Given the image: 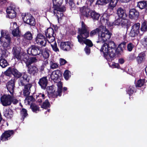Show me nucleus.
Segmentation results:
<instances>
[{
	"mask_svg": "<svg viewBox=\"0 0 147 147\" xmlns=\"http://www.w3.org/2000/svg\"><path fill=\"white\" fill-rule=\"evenodd\" d=\"M23 60L27 65H29L33 63L36 62L37 60L35 58H29L27 56L25 57Z\"/></svg>",
	"mask_w": 147,
	"mask_h": 147,
	"instance_id": "24",
	"label": "nucleus"
},
{
	"mask_svg": "<svg viewBox=\"0 0 147 147\" xmlns=\"http://www.w3.org/2000/svg\"><path fill=\"white\" fill-rule=\"evenodd\" d=\"M54 33L53 29L49 28H48L45 32V34L46 37L53 36Z\"/></svg>",
	"mask_w": 147,
	"mask_h": 147,
	"instance_id": "31",
	"label": "nucleus"
},
{
	"mask_svg": "<svg viewBox=\"0 0 147 147\" xmlns=\"http://www.w3.org/2000/svg\"><path fill=\"white\" fill-rule=\"evenodd\" d=\"M50 104L48 100L47 99L43 103L41 107L44 109H46L49 107L50 106Z\"/></svg>",
	"mask_w": 147,
	"mask_h": 147,
	"instance_id": "41",
	"label": "nucleus"
},
{
	"mask_svg": "<svg viewBox=\"0 0 147 147\" xmlns=\"http://www.w3.org/2000/svg\"><path fill=\"white\" fill-rule=\"evenodd\" d=\"M44 64L45 65H46L48 63V61L47 59L45 58V60L44 61Z\"/></svg>",
	"mask_w": 147,
	"mask_h": 147,
	"instance_id": "61",
	"label": "nucleus"
},
{
	"mask_svg": "<svg viewBox=\"0 0 147 147\" xmlns=\"http://www.w3.org/2000/svg\"><path fill=\"white\" fill-rule=\"evenodd\" d=\"M109 16L106 13H104L103 15L101 17L100 20L102 22H104L105 24H107L109 26H112L114 25H120V22H121V18H118L113 23H111L109 20Z\"/></svg>",
	"mask_w": 147,
	"mask_h": 147,
	"instance_id": "7",
	"label": "nucleus"
},
{
	"mask_svg": "<svg viewBox=\"0 0 147 147\" xmlns=\"http://www.w3.org/2000/svg\"><path fill=\"white\" fill-rule=\"evenodd\" d=\"M145 72L147 76V66L145 68Z\"/></svg>",
	"mask_w": 147,
	"mask_h": 147,
	"instance_id": "62",
	"label": "nucleus"
},
{
	"mask_svg": "<svg viewBox=\"0 0 147 147\" xmlns=\"http://www.w3.org/2000/svg\"><path fill=\"white\" fill-rule=\"evenodd\" d=\"M30 107L34 112L36 113L37 111H39V108L35 104H32Z\"/></svg>",
	"mask_w": 147,
	"mask_h": 147,
	"instance_id": "43",
	"label": "nucleus"
},
{
	"mask_svg": "<svg viewBox=\"0 0 147 147\" xmlns=\"http://www.w3.org/2000/svg\"><path fill=\"white\" fill-rule=\"evenodd\" d=\"M50 53V51L47 48H45L42 53V55L45 58L47 59L49 56Z\"/></svg>",
	"mask_w": 147,
	"mask_h": 147,
	"instance_id": "34",
	"label": "nucleus"
},
{
	"mask_svg": "<svg viewBox=\"0 0 147 147\" xmlns=\"http://www.w3.org/2000/svg\"><path fill=\"white\" fill-rule=\"evenodd\" d=\"M36 97L37 99V101L39 102H42V100L45 98V95L42 93H39L36 95Z\"/></svg>",
	"mask_w": 147,
	"mask_h": 147,
	"instance_id": "35",
	"label": "nucleus"
},
{
	"mask_svg": "<svg viewBox=\"0 0 147 147\" xmlns=\"http://www.w3.org/2000/svg\"><path fill=\"white\" fill-rule=\"evenodd\" d=\"M63 0H53V8L54 13L58 18H60L63 16L62 12L65 11V9L64 6H61Z\"/></svg>",
	"mask_w": 147,
	"mask_h": 147,
	"instance_id": "4",
	"label": "nucleus"
},
{
	"mask_svg": "<svg viewBox=\"0 0 147 147\" xmlns=\"http://www.w3.org/2000/svg\"><path fill=\"white\" fill-rule=\"evenodd\" d=\"M11 96L9 95H4L1 98V101L4 106L10 105L11 103Z\"/></svg>",
	"mask_w": 147,
	"mask_h": 147,
	"instance_id": "13",
	"label": "nucleus"
},
{
	"mask_svg": "<svg viewBox=\"0 0 147 147\" xmlns=\"http://www.w3.org/2000/svg\"><path fill=\"white\" fill-rule=\"evenodd\" d=\"M130 0H119V1L123 3H127L129 2Z\"/></svg>",
	"mask_w": 147,
	"mask_h": 147,
	"instance_id": "60",
	"label": "nucleus"
},
{
	"mask_svg": "<svg viewBox=\"0 0 147 147\" xmlns=\"http://www.w3.org/2000/svg\"><path fill=\"white\" fill-rule=\"evenodd\" d=\"M13 95V94L11 96V102H12L14 104H16L18 102V100L15 98Z\"/></svg>",
	"mask_w": 147,
	"mask_h": 147,
	"instance_id": "51",
	"label": "nucleus"
},
{
	"mask_svg": "<svg viewBox=\"0 0 147 147\" xmlns=\"http://www.w3.org/2000/svg\"><path fill=\"white\" fill-rule=\"evenodd\" d=\"M125 62L124 60L122 58H120L119 60V62L121 64H123Z\"/></svg>",
	"mask_w": 147,
	"mask_h": 147,
	"instance_id": "58",
	"label": "nucleus"
},
{
	"mask_svg": "<svg viewBox=\"0 0 147 147\" xmlns=\"http://www.w3.org/2000/svg\"><path fill=\"white\" fill-rule=\"evenodd\" d=\"M32 86L31 84H26L24 86L23 92V95L24 96H27L29 95Z\"/></svg>",
	"mask_w": 147,
	"mask_h": 147,
	"instance_id": "25",
	"label": "nucleus"
},
{
	"mask_svg": "<svg viewBox=\"0 0 147 147\" xmlns=\"http://www.w3.org/2000/svg\"><path fill=\"white\" fill-rule=\"evenodd\" d=\"M67 90V88L66 87H64L63 88V90L64 91H66Z\"/></svg>",
	"mask_w": 147,
	"mask_h": 147,
	"instance_id": "63",
	"label": "nucleus"
},
{
	"mask_svg": "<svg viewBox=\"0 0 147 147\" xmlns=\"http://www.w3.org/2000/svg\"><path fill=\"white\" fill-rule=\"evenodd\" d=\"M51 46L53 50L55 52H59V50L58 48L56 42H54V43L51 44Z\"/></svg>",
	"mask_w": 147,
	"mask_h": 147,
	"instance_id": "40",
	"label": "nucleus"
},
{
	"mask_svg": "<svg viewBox=\"0 0 147 147\" xmlns=\"http://www.w3.org/2000/svg\"><path fill=\"white\" fill-rule=\"evenodd\" d=\"M12 51L13 56L17 59H20L21 56L20 55V47H15L13 48Z\"/></svg>",
	"mask_w": 147,
	"mask_h": 147,
	"instance_id": "19",
	"label": "nucleus"
},
{
	"mask_svg": "<svg viewBox=\"0 0 147 147\" xmlns=\"http://www.w3.org/2000/svg\"><path fill=\"white\" fill-rule=\"evenodd\" d=\"M35 42L42 47H45L47 44V39L45 36L41 33L38 34L36 37Z\"/></svg>",
	"mask_w": 147,
	"mask_h": 147,
	"instance_id": "9",
	"label": "nucleus"
},
{
	"mask_svg": "<svg viewBox=\"0 0 147 147\" xmlns=\"http://www.w3.org/2000/svg\"><path fill=\"white\" fill-rule=\"evenodd\" d=\"M140 24L137 23L134 24L131 27L130 35L132 37L137 36L139 32Z\"/></svg>",
	"mask_w": 147,
	"mask_h": 147,
	"instance_id": "12",
	"label": "nucleus"
},
{
	"mask_svg": "<svg viewBox=\"0 0 147 147\" xmlns=\"http://www.w3.org/2000/svg\"><path fill=\"white\" fill-rule=\"evenodd\" d=\"M126 43L125 42H123L119 44L118 47V50L120 51H123L125 48Z\"/></svg>",
	"mask_w": 147,
	"mask_h": 147,
	"instance_id": "37",
	"label": "nucleus"
},
{
	"mask_svg": "<svg viewBox=\"0 0 147 147\" xmlns=\"http://www.w3.org/2000/svg\"><path fill=\"white\" fill-rule=\"evenodd\" d=\"M139 15V12L135 9H132L130 10L129 12V17L131 19L138 18Z\"/></svg>",
	"mask_w": 147,
	"mask_h": 147,
	"instance_id": "23",
	"label": "nucleus"
},
{
	"mask_svg": "<svg viewBox=\"0 0 147 147\" xmlns=\"http://www.w3.org/2000/svg\"><path fill=\"white\" fill-rule=\"evenodd\" d=\"M13 75L16 77L19 78L22 76L21 74L16 69H14L13 71Z\"/></svg>",
	"mask_w": 147,
	"mask_h": 147,
	"instance_id": "38",
	"label": "nucleus"
},
{
	"mask_svg": "<svg viewBox=\"0 0 147 147\" xmlns=\"http://www.w3.org/2000/svg\"><path fill=\"white\" fill-rule=\"evenodd\" d=\"M60 63L61 65H63L65 64L66 62V61L64 59H60Z\"/></svg>",
	"mask_w": 147,
	"mask_h": 147,
	"instance_id": "57",
	"label": "nucleus"
},
{
	"mask_svg": "<svg viewBox=\"0 0 147 147\" xmlns=\"http://www.w3.org/2000/svg\"><path fill=\"white\" fill-rule=\"evenodd\" d=\"M121 18V22H120V25L121 26H125L126 25L127 20L125 18Z\"/></svg>",
	"mask_w": 147,
	"mask_h": 147,
	"instance_id": "49",
	"label": "nucleus"
},
{
	"mask_svg": "<svg viewBox=\"0 0 147 147\" xmlns=\"http://www.w3.org/2000/svg\"><path fill=\"white\" fill-rule=\"evenodd\" d=\"M71 11L74 10L76 9V6L74 3H72L69 5Z\"/></svg>",
	"mask_w": 147,
	"mask_h": 147,
	"instance_id": "56",
	"label": "nucleus"
},
{
	"mask_svg": "<svg viewBox=\"0 0 147 147\" xmlns=\"http://www.w3.org/2000/svg\"><path fill=\"white\" fill-rule=\"evenodd\" d=\"M58 87L57 90L56 92L55 91L53 93V96L54 97H56L57 96H60L61 95L62 90V84L61 82H59L57 84Z\"/></svg>",
	"mask_w": 147,
	"mask_h": 147,
	"instance_id": "18",
	"label": "nucleus"
},
{
	"mask_svg": "<svg viewBox=\"0 0 147 147\" xmlns=\"http://www.w3.org/2000/svg\"><path fill=\"white\" fill-rule=\"evenodd\" d=\"M144 83V80H138L137 82L136 86L140 87L143 86Z\"/></svg>",
	"mask_w": 147,
	"mask_h": 147,
	"instance_id": "46",
	"label": "nucleus"
},
{
	"mask_svg": "<svg viewBox=\"0 0 147 147\" xmlns=\"http://www.w3.org/2000/svg\"><path fill=\"white\" fill-rule=\"evenodd\" d=\"M8 65L6 60L3 58V57L2 55L0 59V65L3 68H4L7 66Z\"/></svg>",
	"mask_w": 147,
	"mask_h": 147,
	"instance_id": "30",
	"label": "nucleus"
},
{
	"mask_svg": "<svg viewBox=\"0 0 147 147\" xmlns=\"http://www.w3.org/2000/svg\"><path fill=\"white\" fill-rule=\"evenodd\" d=\"M3 114L4 116L8 119H10L13 116V113L12 110L9 108H4Z\"/></svg>",
	"mask_w": 147,
	"mask_h": 147,
	"instance_id": "15",
	"label": "nucleus"
},
{
	"mask_svg": "<svg viewBox=\"0 0 147 147\" xmlns=\"http://www.w3.org/2000/svg\"><path fill=\"white\" fill-rule=\"evenodd\" d=\"M59 71H53L50 75L49 78L54 82L57 80L59 78Z\"/></svg>",
	"mask_w": 147,
	"mask_h": 147,
	"instance_id": "27",
	"label": "nucleus"
},
{
	"mask_svg": "<svg viewBox=\"0 0 147 147\" xmlns=\"http://www.w3.org/2000/svg\"><path fill=\"white\" fill-rule=\"evenodd\" d=\"M14 68H9L7 70H6L5 72V74L6 75L10 76L12 74H13V71Z\"/></svg>",
	"mask_w": 147,
	"mask_h": 147,
	"instance_id": "47",
	"label": "nucleus"
},
{
	"mask_svg": "<svg viewBox=\"0 0 147 147\" xmlns=\"http://www.w3.org/2000/svg\"><path fill=\"white\" fill-rule=\"evenodd\" d=\"M46 37L47 40L48 42L51 44V43H54V42H56L55 40V37L53 35L47 36Z\"/></svg>",
	"mask_w": 147,
	"mask_h": 147,
	"instance_id": "36",
	"label": "nucleus"
},
{
	"mask_svg": "<svg viewBox=\"0 0 147 147\" xmlns=\"http://www.w3.org/2000/svg\"><path fill=\"white\" fill-rule=\"evenodd\" d=\"M7 89L10 93L13 95L15 88V82L13 79L7 82L6 85Z\"/></svg>",
	"mask_w": 147,
	"mask_h": 147,
	"instance_id": "16",
	"label": "nucleus"
},
{
	"mask_svg": "<svg viewBox=\"0 0 147 147\" xmlns=\"http://www.w3.org/2000/svg\"><path fill=\"white\" fill-rule=\"evenodd\" d=\"M6 0H0V3L2 5L6 3Z\"/></svg>",
	"mask_w": 147,
	"mask_h": 147,
	"instance_id": "59",
	"label": "nucleus"
},
{
	"mask_svg": "<svg viewBox=\"0 0 147 147\" xmlns=\"http://www.w3.org/2000/svg\"><path fill=\"white\" fill-rule=\"evenodd\" d=\"M134 91V87L133 86H130L127 90V93L129 95H130L133 93Z\"/></svg>",
	"mask_w": 147,
	"mask_h": 147,
	"instance_id": "44",
	"label": "nucleus"
},
{
	"mask_svg": "<svg viewBox=\"0 0 147 147\" xmlns=\"http://www.w3.org/2000/svg\"><path fill=\"white\" fill-rule=\"evenodd\" d=\"M21 115L23 119L27 117L28 115L27 110L25 109H22L21 111Z\"/></svg>",
	"mask_w": 147,
	"mask_h": 147,
	"instance_id": "42",
	"label": "nucleus"
},
{
	"mask_svg": "<svg viewBox=\"0 0 147 147\" xmlns=\"http://www.w3.org/2000/svg\"><path fill=\"white\" fill-rule=\"evenodd\" d=\"M98 33V39L97 43L104 42L109 39L111 37V34L106 28V27L101 26L99 28L92 31L90 33L91 36H92L96 33Z\"/></svg>",
	"mask_w": 147,
	"mask_h": 147,
	"instance_id": "1",
	"label": "nucleus"
},
{
	"mask_svg": "<svg viewBox=\"0 0 147 147\" xmlns=\"http://www.w3.org/2000/svg\"><path fill=\"white\" fill-rule=\"evenodd\" d=\"M13 134V130H9L5 131L2 135L1 140L5 141L8 140L11 135Z\"/></svg>",
	"mask_w": 147,
	"mask_h": 147,
	"instance_id": "17",
	"label": "nucleus"
},
{
	"mask_svg": "<svg viewBox=\"0 0 147 147\" xmlns=\"http://www.w3.org/2000/svg\"><path fill=\"white\" fill-rule=\"evenodd\" d=\"M118 0H111L109 5L108 9L113 10L117 5Z\"/></svg>",
	"mask_w": 147,
	"mask_h": 147,
	"instance_id": "33",
	"label": "nucleus"
},
{
	"mask_svg": "<svg viewBox=\"0 0 147 147\" xmlns=\"http://www.w3.org/2000/svg\"><path fill=\"white\" fill-rule=\"evenodd\" d=\"M110 0H97V4L99 5H102V2L105 3H107L109 2Z\"/></svg>",
	"mask_w": 147,
	"mask_h": 147,
	"instance_id": "50",
	"label": "nucleus"
},
{
	"mask_svg": "<svg viewBox=\"0 0 147 147\" xmlns=\"http://www.w3.org/2000/svg\"><path fill=\"white\" fill-rule=\"evenodd\" d=\"M27 51L28 54L34 56L39 55L42 53L41 49L38 46L29 48Z\"/></svg>",
	"mask_w": 147,
	"mask_h": 147,
	"instance_id": "10",
	"label": "nucleus"
},
{
	"mask_svg": "<svg viewBox=\"0 0 147 147\" xmlns=\"http://www.w3.org/2000/svg\"><path fill=\"white\" fill-rule=\"evenodd\" d=\"M80 11L82 15L85 16L86 17H88L90 16L94 20H97L100 17L99 14L94 11L90 12V9L85 7H83L81 8Z\"/></svg>",
	"mask_w": 147,
	"mask_h": 147,
	"instance_id": "6",
	"label": "nucleus"
},
{
	"mask_svg": "<svg viewBox=\"0 0 147 147\" xmlns=\"http://www.w3.org/2000/svg\"><path fill=\"white\" fill-rule=\"evenodd\" d=\"M38 71V69L35 66L30 65L28 67V72L30 74L35 75Z\"/></svg>",
	"mask_w": 147,
	"mask_h": 147,
	"instance_id": "29",
	"label": "nucleus"
},
{
	"mask_svg": "<svg viewBox=\"0 0 147 147\" xmlns=\"http://www.w3.org/2000/svg\"><path fill=\"white\" fill-rule=\"evenodd\" d=\"M13 28H16L14 29L12 31V34L14 36H18L20 33V31L19 30V28L17 26V25L16 23L14 22L13 23Z\"/></svg>",
	"mask_w": 147,
	"mask_h": 147,
	"instance_id": "28",
	"label": "nucleus"
},
{
	"mask_svg": "<svg viewBox=\"0 0 147 147\" xmlns=\"http://www.w3.org/2000/svg\"><path fill=\"white\" fill-rule=\"evenodd\" d=\"M15 6L11 5L8 7L6 9V12L7 14V17L10 18H13L16 17V13L15 12Z\"/></svg>",
	"mask_w": 147,
	"mask_h": 147,
	"instance_id": "11",
	"label": "nucleus"
},
{
	"mask_svg": "<svg viewBox=\"0 0 147 147\" xmlns=\"http://www.w3.org/2000/svg\"><path fill=\"white\" fill-rule=\"evenodd\" d=\"M73 45L69 41L61 42L60 44V48L64 51H68L71 49Z\"/></svg>",
	"mask_w": 147,
	"mask_h": 147,
	"instance_id": "14",
	"label": "nucleus"
},
{
	"mask_svg": "<svg viewBox=\"0 0 147 147\" xmlns=\"http://www.w3.org/2000/svg\"><path fill=\"white\" fill-rule=\"evenodd\" d=\"M58 65L56 63L51 62L50 63V67L52 69H55L58 67Z\"/></svg>",
	"mask_w": 147,
	"mask_h": 147,
	"instance_id": "52",
	"label": "nucleus"
},
{
	"mask_svg": "<svg viewBox=\"0 0 147 147\" xmlns=\"http://www.w3.org/2000/svg\"><path fill=\"white\" fill-rule=\"evenodd\" d=\"M24 38L27 39L31 40L32 38V36L30 32H26L24 35Z\"/></svg>",
	"mask_w": 147,
	"mask_h": 147,
	"instance_id": "39",
	"label": "nucleus"
},
{
	"mask_svg": "<svg viewBox=\"0 0 147 147\" xmlns=\"http://www.w3.org/2000/svg\"><path fill=\"white\" fill-rule=\"evenodd\" d=\"M1 36L0 41L4 47L7 48L9 46L11 42V38L7 31L1 30Z\"/></svg>",
	"mask_w": 147,
	"mask_h": 147,
	"instance_id": "5",
	"label": "nucleus"
},
{
	"mask_svg": "<svg viewBox=\"0 0 147 147\" xmlns=\"http://www.w3.org/2000/svg\"><path fill=\"white\" fill-rule=\"evenodd\" d=\"M28 76L26 74H24L22 77L19 80L18 84L20 86H24L26 82L28 81Z\"/></svg>",
	"mask_w": 147,
	"mask_h": 147,
	"instance_id": "26",
	"label": "nucleus"
},
{
	"mask_svg": "<svg viewBox=\"0 0 147 147\" xmlns=\"http://www.w3.org/2000/svg\"><path fill=\"white\" fill-rule=\"evenodd\" d=\"M146 59V54L144 52L139 53L136 57V59L138 64H141L144 62Z\"/></svg>",
	"mask_w": 147,
	"mask_h": 147,
	"instance_id": "22",
	"label": "nucleus"
},
{
	"mask_svg": "<svg viewBox=\"0 0 147 147\" xmlns=\"http://www.w3.org/2000/svg\"><path fill=\"white\" fill-rule=\"evenodd\" d=\"M84 50L87 55H89L90 53V48L89 47L86 46L84 49Z\"/></svg>",
	"mask_w": 147,
	"mask_h": 147,
	"instance_id": "54",
	"label": "nucleus"
},
{
	"mask_svg": "<svg viewBox=\"0 0 147 147\" xmlns=\"http://www.w3.org/2000/svg\"><path fill=\"white\" fill-rule=\"evenodd\" d=\"M141 30L142 31H147V26L145 22H144L142 24Z\"/></svg>",
	"mask_w": 147,
	"mask_h": 147,
	"instance_id": "48",
	"label": "nucleus"
},
{
	"mask_svg": "<svg viewBox=\"0 0 147 147\" xmlns=\"http://www.w3.org/2000/svg\"><path fill=\"white\" fill-rule=\"evenodd\" d=\"M47 83L48 80L46 77H44L40 79L38 82L41 88L44 89L46 88Z\"/></svg>",
	"mask_w": 147,
	"mask_h": 147,
	"instance_id": "21",
	"label": "nucleus"
},
{
	"mask_svg": "<svg viewBox=\"0 0 147 147\" xmlns=\"http://www.w3.org/2000/svg\"><path fill=\"white\" fill-rule=\"evenodd\" d=\"M64 77L66 80L68 79L70 77V73L68 70H66L64 73Z\"/></svg>",
	"mask_w": 147,
	"mask_h": 147,
	"instance_id": "45",
	"label": "nucleus"
},
{
	"mask_svg": "<svg viewBox=\"0 0 147 147\" xmlns=\"http://www.w3.org/2000/svg\"><path fill=\"white\" fill-rule=\"evenodd\" d=\"M22 18L25 23L29 24L31 26H34L35 24L34 18L29 13L22 14Z\"/></svg>",
	"mask_w": 147,
	"mask_h": 147,
	"instance_id": "8",
	"label": "nucleus"
},
{
	"mask_svg": "<svg viewBox=\"0 0 147 147\" xmlns=\"http://www.w3.org/2000/svg\"><path fill=\"white\" fill-rule=\"evenodd\" d=\"M116 51V46L113 41H110L108 44L105 43L100 49V51L103 53L104 57L107 59L108 57L111 58L115 57Z\"/></svg>",
	"mask_w": 147,
	"mask_h": 147,
	"instance_id": "3",
	"label": "nucleus"
},
{
	"mask_svg": "<svg viewBox=\"0 0 147 147\" xmlns=\"http://www.w3.org/2000/svg\"><path fill=\"white\" fill-rule=\"evenodd\" d=\"M117 13L119 18H125L127 15L125 10L121 7L118 8L117 9Z\"/></svg>",
	"mask_w": 147,
	"mask_h": 147,
	"instance_id": "20",
	"label": "nucleus"
},
{
	"mask_svg": "<svg viewBox=\"0 0 147 147\" xmlns=\"http://www.w3.org/2000/svg\"><path fill=\"white\" fill-rule=\"evenodd\" d=\"M145 42H146L147 43V38L145 39Z\"/></svg>",
	"mask_w": 147,
	"mask_h": 147,
	"instance_id": "64",
	"label": "nucleus"
},
{
	"mask_svg": "<svg viewBox=\"0 0 147 147\" xmlns=\"http://www.w3.org/2000/svg\"><path fill=\"white\" fill-rule=\"evenodd\" d=\"M81 28H78L80 34L77 36L78 41L81 44L84 43L89 47H92L93 44L92 42L89 40L86 39L89 36L88 27L83 21L81 22Z\"/></svg>",
	"mask_w": 147,
	"mask_h": 147,
	"instance_id": "2",
	"label": "nucleus"
},
{
	"mask_svg": "<svg viewBox=\"0 0 147 147\" xmlns=\"http://www.w3.org/2000/svg\"><path fill=\"white\" fill-rule=\"evenodd\" d=\"M137 6L141 9L146 8L147 6L146 1H142L138 2Z\"/></svg>",
	"mask_w": 147,
	"mask_h": 147,
	"instance_id": "32",
	"label": "nucleus"
},
{
	"mask_svg": "<svg viewBox=\"0 0 147 147\" xmlns=\"http://www.w3.org/2000/svg\"><path fill=\"white\" fill-rule=\"evenodd\" d=\"M111 66V67L113 68H120V66L119 64L117 63H113Z\"/></svg>",
	"mask_w": 147,
	"mask_h": 147,
	"instance_id": "55",
	"label": "nucleus"
},
{
	"mask_svg": "<svg viewBox=\"0 0 147 147\" xmlns=\"http://www.w3.org/2000/svg\"><path fill=\"white\" fill-rule=\"evenodd\" d=\"M134 47V45L133 44H132L131 43H129L128 45L127 46V49L128 51H131L132 50Z\"/></svg>",
	"mask_w": 147,
	"mask_h": 147,
	"instance_id": "53",
	"label": "nucleus"
}]
</instances>
